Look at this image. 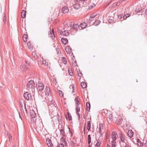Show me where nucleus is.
<instances>
[{"instance_id": "f257e3e1", "label": "nucleus", "mask_w": 147, "mask_h": 147, "mask_svg": "<svg viewBox=\"0 0 147 147\" xmlns=\"http://www.w3.org/2000/svg\"><path fill=\"white\" fill-rule=\"evenodd\" d=\"M44 85L42 83H39L37 89L39 92H41L43 95L49 96L51 93L49 88L46 86L44 89Z\"/></svg>"}, {"instance_id": "f03ea898", "label": "nucleus", "mask_w": 147, "mask_h": 147, "mask_svg": "<svg viewBox=\"0 0 147 147\" xmlns=\"http://www.w3.org/2000/svg\"><path fill=\"white\" fill-rule=\"evenodd\" d=\"M116 136H118V134H116V132H113L111 134V138L112 140L111 142L112 147H116V142L115 141L117 139Z\"/></svg>"}, {"instance_id": "7ed1b4c3", "label": "nucleus", "mask_w": 147, "mask_h": 147, "mask_svg": "<svg viewBox=\"0 0 147 147\" xmlns=\"http://www.w3.org/2000/svg\"><path fill=\"white\" fill-rule=\"evenodd\" d=\"M79 26L77 24H71L70 25V28H71V30H73L75 33L77 32L78 28L79 27Z\"/></svg>"}, {"instance_id": "20e7f679", "label": "nucleus", "mask_w": 147, "mask_h": 147, "mask_svg": "<svg viewBox=\"0 0 147 147\" xmlns=\"http://www.w3.org/2000/svg\"><path fill=\"white\" fill-rule=\"evenodd\" d=\"M24 96L27 100H30L32 96L31 94L28 92H26L24 94Z\"/></svg>"}, {"instance_id": "39448f33", "label": "nucleus", "mask_w": 147, "mask_h": 147, "mask_svg": "<svg viewBox=\"0 0 147 147\" xmlns=\"http://www.w3.org/2000/svg\"><path fill=\"white\" fill-rule=\"evenodd\" d=\"M82 4H84L83 2L81 1V2H79V3H76L73 5V7L76 9L77 10L79 9L80 7L81 6H83V5Z\"/></svg>"}, {"instance_id": "423d86ee", "label": "nucleus", "mask_w": 147, "mask_h": 147, "mask_svg": "<svg viewBox=\"0 0 147 147\" xmlns=\"http://www.w3.org/2000/svg\"><path fill=\"white\" fill-rule=\"evenodd\" d=\"M27 85L28 88H31L34 86L35 83H34V81L33 80H31L28 82Z\"/></svg>"}, {"instance_id": "0eeeda50", "label": "nucleus", "mask_w": 147, "mask_h": 147, "mask_svg": "<svg viewBox=\"0 0 147 147\" xmlns=\"http://www.w3.org/2000/svg\"><path fill=\"white\" fill-rule=\"evenodd\" d=\"M99 15H98V14H96V13H93L92 14H91L89 18L90 19L88 21L89 23H90V22H92V21L93 20H91L90 19H92L93 18H94L98 16V17H96V18H97L98 17H99Z\"/></svg>"}, {"instance_id": "6e6552de", "label": "nucleus", "mask_w": 147, "mask_h": 147, "mask_svg": "<svg viewBox=\"0 0 147 147\" xmlns=\"http://www.w3.org/2000/svg\"><path fill=\"white\" fill-rule=\"evenodd\" d=\"M119 137L120 139V140L119 141H126V140L125 138V136L124 134H123L122 133H119Z\"/></svg>"}, {"instance_id": "1a4fd4ad", "label": "nucleus", "mask_w": 147, "mask_h": 147, "mask_svg": "<svg viewBox=\"0 0 147 147\" xmlns=\"http://www.w3.org/2000/svg\"><path fill=\"white\" fill-rule=\"evenodd\" d=\"M69 9L67 7H64L62 9V12L63 13H67L69 12Z\"/></svg>"}, {"instance_id": "9d476101", "label": "nucleus", "mask_w": 147, "mask_h": 147, "mask_svg": "<svg viewBox=\"0 0 147 147\" xmlns=\"http://www.w3.org/2000/svg\"><path fill=\"white\" fill-rule=\"evenodd\" d=\"M46 142L47 144L49 147H53V144H52L51 140L49 138L47 139Z\"/></svg>"}, {"instance_id": "9b49d317", "label": "nucleus", "mask_w": 147, "mask_h": 147, "mask_svg": "<svg viewBox=\"0 0 147 147\" xmlns=\"http://www.w3.org/2000/svg\"><path fill=\"white\" fill-rule=\"evenodd\" d=\"M101 142V140L98 139L97 140V143L95 147H100V144Z\"/></svg>"}, {"instance_id": "f8f14e48", "label": "nucleus", "mask_w": 147, "mask_h": 147, "mask_svg": "<svg viewBox=\"0 0 147 147\" xmlns=\"http://www.w3.org/2000/svg\"><path fill=\"white\" fill-rule=\"evenodd\" d=\"M65 50L68 53H70L72 49L69 46H67L65 48Z\"/></svg>"}, {"instance_id": "ddd939ff", "label": "nucleus", "mask_w": 147, "mask_h": 147, "mask_svg": "<svg viewBox=\"0 0 147 147\" xmlns=\"http://www.w3.org/2000/svg\"><path fill=\"white\" fill-rule=\"evenodd\" d=\"M30 115L33 118H34L36 117V114L35 111L33 110L31 111L30 112Z\"/></svg>"}, {"instance_id": "4468645a", "label": "nucleus", "mask_w": 147, "mask_h": 147, "mask_svg": "<svg viewBox=\"0 0 147 147\" xmlns=\"http://www.w3.org/2000/svg\"><path fill=\"white\" fill-rule=\"evenodd\" d=\"M61 41L62 43L65 45L67 44L68 40L67 38H61Z\"/></svg>"}, {"instance_id": "2eb2a0df", "label": "nucleus", "mask_w": 147, "mask_h": 147, "mask_svg": "<svg viewBox=\"0 0 147 147\" xmlns=\"http://www.w3.org/2000/svg\"><path fill=\"white\" fill-rule=\"evenodd\" d=\"M127 135L130 138H131L133 136V133L131 130H129L128 131L127 133Z\"/></svg>"}, {"instance_id": "dca6fc26", "label": "nucleus", "mask_w": 147, "mask_h": 147, "mask_svg": "<svg viewBox=\"0 0 147 147\" xmlns=\"http://www.w3.org/2000/svg\"><path fill=\"white\" fill-rule=\"evenodd\" d=\"M126 141H119V143L121 147H123L127 144L126 143Z\"/></svg>"}, {"instance_id": "f3484780", "label": "nucleus", "mask_w": 147, "mask_h": 147, "mask_svg": "<svg viewBox=\"0 0 147 147\" xmlns=\"http://www.w3.org/2000/svg\"><path fill=\"white\" fill-rule=\"evenodd\" d=\"M26 13L25 10H23L21 12V17L22 18H24L26 17Z\"/></svg>"}, {"instance_id": "a211bd4d", "label": "nucleus", "mask_w": 147, "mask_h": 147, "mask_svg": "<svg viewBox=\"0 0 147 147\" xmlns=\"http://www.w3.org/2000/svg\"><path fill=\"white\" fill-rule=\"evenodd\" d=\"M61 34L64 36H67L69 35V33L67 30H64L62 32Z\"/></svg>"}, {"instance_id": "6ab92c4d", "label": "nucleus", "mask_w": 147, "mask_h": 147, "mask_svg": "<svg viewBox=\"0 0 147 147\" xmlns=\"http://www.w3.org/2000/svg\"><path fill=\"white\" fill-rule=\"evenodd\" d=\"M87 129L88 130V131H89L91 127V124H90V121H88L87 122Z\"/></svg>"}, {"instance_id": "aec40b11", "label": "nucleus", "mask_w": 147, "mask_h": 147, "mask_svg": "<svg viewBox=\"0 0 147 147\" xmlns=\"http://www.w3.org/2000/svg\"><path fill=\"white\" fill-rule=\"evenodd\" d=\"M86 23L84 22L81 24L80 26L82 29H84L86 28Z\"/></svg>"}, {"instance_id": "412c9836", "label": "nucleus", "mask_w": 147, "mask_h": 147, "mask_svg": "<svg viewBox=\"0 0 147 147\" xmlns=\"http://www.w3.org/2000/svg\"><path fill=\"white\" fill-rule=\"evenodd\" d=\"M103 125L101 123L100 125L99 130V133L100 134L101 132V130H103Z\"/></svg>"}, {"instance_id": "4be33fe9", "label": "nucleus", "mask_w": 147, "mask_h": 147, "mask_svg": "<svg viewBox=\"0 0 147 147\" xmlns=\"http://www.w3.org/2000/svg\"><path fill=\"white\" fill-rule=\"evenodd\" d=\"M60 132L61 135L64 137L65 136V132L64 130L63 129V128L61 127L60 129Z\"/></svg>"}, {"instance_id": "5701e85b", "label": "nucleus", "mask_w": 147, "mask_h": 147, "mask_svg": "<svg viewBox=\"0 0 147 147\" xmlns=\"http://www.w3.org/2000/svg\"><path fill=\"white\" fill-rule=\"evenodd\" d=\"M27 35L26 34H24L23 37V40L24 42H26L27 40Z\"/></svg>"}, {"instance_id": "b1692460", "label": "nucleus", "mask_w": 147, "mask_h": 147, "mask_svg": "<svg viewBox=\"0 0 147 147\" xmlns=\"http://www.w3.org/2000/svg\"><path fill=\"white\" fill-rule=\"evenodd\" d=\"M61 140L62 142L64 144L63 145L66 146L67 145V143L65 139L63 137H62L61 138Z\"/></svg>"}, {"instance_id": "393cba45", "label": "nucleus", "mask_w": 147, "mask_h": 147, "mask_svg": "<svg viewBox=\"0 0 147 147\" xmlns=\"http://www.w3.org/2000/svg\"><path fill=\"white\" fill-rule=\"evenodd\" d=\"M88 144L90 145L91 143V138L90 134L88 135Z\"/></svg>"}, {"instance_id": "a878e982", "label": "nucleus", "mask_w": 147, "mask_h": 147, "mask_svg": "<svg viewBox=\"0 0 147 147\" xmlns=\"http://www.w3.org/2000/svg\"><path fill=\"white\" fill-rule=\"evenodd\" d=\"M81 86L83 88H85L86 87V84L84 82H82L81 84Z\"/></svg>"}, {"instance_id": "bb28decb", "label": "nucleus", "mask_w": 147, "mask_h": 147, "mask_svg": "<svg viewBox=\"0 0 147 147\" xmlns=\"http://www.w3.org/2000/svg\"><path fill=\"white\" fill-rule=\"evenodd\" d=\"M86 107L87 108V110L89 111L90 110V103L87 102L86 103Z\"/></svg>"}, {"instance_id": "cd10ccee", "label": "nucleus", "mask_w": 147, "mask_h": 147, "mask_svg": "<svg viewBox=\"0 0 147 147\" xmlns=\"http://www.w3.org/2000/svg\"><path fill=\"white\" fill-rule=\"evenodd\" d=\"M100 22H101L100 20H96L94 21V23L95 26H98Z\"/></svg>"}, {"instance_id": "c85d7f7f", "label": "nucleus", "mask_w": 147, "mask_h": 147, "mask_svg": "<svg viewBox=\"0 0 147 147\" xmlns=\"http://www.w3.org/2000/svg\"><path fill=\"white\" fill-rule=\"evenodd\" d=\"M76 112H79L80 111V108L78 105H77L76 108Z\"/></svg>"}, {"instance_id": "c756f323", "label": "nucleus", "mask_w": 147, "mask_h": 147, "mask_svg": "<svg viewBox=\"0 0 147 147\" xmlns=\"http://www.w3.org/2000/svg\"><path fill=\"white\" fill-rule=\"evenodd\" d=\"M62 61L65 64H66L67 63V61L66 60V59L65 58V57H62Z\"/></svg>"}, {"instance_id": "7c9ffc66", "label": "nucleus", "mask_w": 147, "mask_h": 147, "mask_svg": "<svg viewBox=\"0 0 147 147\" xmlns=\"http://www.w3.org/2000/svg\"><path fill=\"white\" fill-rule=\"evenodd\" d=\"M51 33H52L53 34V35L54 36V37H55V35L54 34V30H53V29H52L51 32H50V34H49V35H50V37H51V36H52V37L53 36L52 35V34Z\"/></svg>"}, {"instance_id": "2f4dec72", "label": "nucleus", "mask_w": 147, "mask_h": 147, "mask_svg": "<svg viewBox=\"0 0 147 147\" xmlns=\"http://www.w3.org/2000/svg\"><path fill=\"white\" fill-rule=\"evenodd\" d=\"M41 63L42 64H44L45 65H46V61L43 58L42 59L41 61Z\"/></svg>"}, {"instance_id": "473e14b6", "label": "nucleus", "mask_w": 147, "mask_h": 147, "mask_svg": "<svg viewBox=\"0 0 147 147\" xmlns=\"http://www.w3.org/2000/svg\"><path fill=\"white\" fill-rule=\"evenodd\" d=\"M68 73L69 75L71 76H72L73 74V73L69 69H68Z\"/></svg>"}, {"instance_id": "72a5a7b5", "label": "nucleus", "mask_w": 147, "mask_h": 147, "mask_svg": "<svg viewBox=\"0 0 147 147\" xmlns=\"http://www.w3.org/2000/svg\"><path fill=\"white\" fill-rule=\"evenodd\" d=\"M75 101L76 102V104H78L77 105H79L80 104V102L78 99L77 97H76L75 99Z\"/></svg>"}, {"instance_id": "f704fd0d", "label": "nucleus", "mask_w": 147, "mask_h": 147, "mask_svg": "<svg viewBox=\"0 0 147 147\" xmlns=\"http://www.w3.org/2000/svg\"><path fill=\"white\" fill-rule=\"evenodd\" d=\"M3 22H4L5 23L6 22V17H5V15L4 14V16H3Z\"/></svg>"}, {"instance_id": "c9c22d12", "label": "nucleus", "mask_w": 147, "mask_h": 147, "mask_svg": "<svg viewBox=\"0 0 147 147\" xmlns=\"http://www.w3.org/2000/svg\"><path fill=\"white\" fill-rule=\"evenodd\" d=\"M106 141L107 142H110V139L109 138V136L107 135L106 136Z\"/></svg>"}, {"instance_id": "e433bc0d", "label": "nucleus", "mask_w": 147, "mask_h": 147, "mask_svg": "<svg viewBox=\"0 0 147 147\" xmlns=\"http://www.w3.org/2000/svg\"><path fill=\"white\" fill-rule=\"evenodd\" d=\"M68 117H69V121H71L72 119L71 116V115L69 114V113H68Z\"/></svg>"}, {"instance_id": "4c0bfd02", "label": "nucleus", "mask_w": 147, "mask_h": 147, "mask_svg": "<svg viewBox=\"0 0 147 147\" xmlns=\"http://www.w3.org/2000/svg\"><path fill=\"white\" fill-rule=\"evenodd\" d=\"M64 145L63 144H59L57 147H64Z\"/></svg>"}, {"instance_id": "58836bf2", "label": "nucleus", "mask_w": 147, "mask_h": 147, "mask_svg": "<svg viewBox=\"0 0 147 147\" xmlns=\"http://www.w3.org/2000/svg\"><path fill=\"white\" fill-rule=\"evenodd\" d=\"M59 93L60 96L62 97L63 96V94L62 91L60 90Z\"/></svg>"}, {"instance_id": "ea45409f", "label": "nucleus", "mask_w": 147, "mask_h": 147, "mask_svg": "<svg viewBox=\"0 0 147 147\" xmlns=\"http://www.w3.org/2000/svg\"><path fill=\"white\" fill-rule=\"evenodd\" d=\"M123 15L121 14L120 15H119L118 16V18L119 19H122L123 18Z\"/></svg>"}, {"instance_id": "a19ab883", "label": "nucleus", "mask_w": 147, "mask_h": 147, "mask_svg": "<svg viewBox=\"0 0 147 147\" xmlns=\"http://www.w3.org/2000/svg\"><path fill=\"white\" fill-rule=\"evenodd\" d=\"M127 18V17L125 15H124V16L123 15V19L122 20H125Z\"/></svg>"}, {"instance_id": "79ce46f5", "label": "nucleus", "mask_w": 147, "mask_h": 147, "mask_svg": "<svg viewBox=\"0 0 147 147\" xmlns=\"http://www.w3.org/2000/svg\"><path fill=\"white\" fill-rule=\"evenodd\" d=\"M29 63L28 61H26V64L25 65V66L26 67L28 65H29Z\"/></svg>"}, {"instance_id": "37998d69", "label": "nucleus", "mask_w": 147, "mask_h": 147, "mask_svg": "<svg viewBox=\"0 0 147 147\" xmlns=\"http://www.w3.org/2000/svg\"><path fill=\"white\" fill-rule=\"evenodd\" d=\"M82 73H80V74H78V76H79V77H81L82 76Z\"/></svg>"}, {"instance_id": "c03bdc74", "label": "nucleus", "mask_w": 147, "mask_h": 147, "mask_svg": "<svg viewBox=\"0 0 147 147\" xmlns=\"http://www.w3.org/2000/svg\"><path fill=\"white\" fill-rule=\"evenodd\" d=\"M76 113L77 114V115L78 116V117L80 119V114H79L78 112H76Z\"/></svg>"}, {"instance_id": "a18cd8bd", "label": "nucleus", "mask_w": 147, "mask_h": 147, "mask_svg": "<svg viewBox=\"0 0 147 147\" xmlns=\"http://www.w3.org/2000/svg\"><path fill=\"white\" fill-rule=\"evenodd\" d=\"M125 15L127 17V18L129 17L130 16V14L129 13H127Z\"/></svg>"}, {"instance_id": "49530a36", "label": "nucleus", "mask_w": 147, "mask_h": 147, "mask_svg": "<svg viewBox=\"0 0 147 147\" xmlns=\"http://www.w3.org/2000/svg\"><path fill=\"white\" fill-rule=\"evenodd\" d=\"M137 142L138 143V145H139V144L140 143V145H141V142L140 141H139V140H138Z\"/></svg>"}, {"instance_id": "de8ad7c7", "label": "nucleus", "mask_w": 147, "mask_h": 147, "mask_svg": "<svg viewBox=\"0 0 147 147\" xmlns=\"http://www.w3.org/2000/svg\"><path fill=\"white\" fill-rule=\"evenodd\" d=\"M72 88L73 89V91H74V90L75 89V87H74V85H73V86H72Z\"/></svg>"}, {"instance_id": "09e8293b", "label": "nucleus", "mask_w": 147, "mask_h": 147, "mask_svg": "<svg viewBox=\"0 0 147 147\" xmlns=\"http://www.w3.org/2000/svg\"><path fill=\"white\" fill-rule=\"evenodd\" d=\"M145 15H147V9H146L145 12H144V13Z\"/></svg>"}, {"instance_id": "8fccbe9b", "label": "nucleus", "mask_w": 147, "mask_h": 147, "mask_svg": "<svg viewBox=\"0 0 147 147\" xmlns=\"http://www.w3.org/2000/svg\"><path fill=\"white\" fill-rule=\"evenodd\" d=\"M85 128H86V126H85L84 128V134H85Z\"/></svg>"}, {"instance_id": "3c124183", "label": "nucleus", "mask_w": 147, "mask_h": 147, "mask_svg": "<svg viewBox=\"0 0 147 147\" xmlns=\"http://www.w3.org/2000/svg\"><path fill=\"white\" fill-rule=\"evenodd\" d=\"M19 117H20L21 119H22V117H21V115L20 114V113H19Z\"/></svg>"}, {"instance_id": "603ef678", "label": "nucleus", "mask_w": 147, "mask_h": 147, "mask_svg": "<svg viewBox=\"0 0 147 147\" xmlns=\"http://www.w3.org/2000/svg\"><path fill=\"white\" fill-rule=\"evenodd\" d=\"M107 147H111L110 145L108 144L107 146Z\"/></svg>"}, {"instance_id": "864d4df0", "label": "nucleus", "mask_w": 147, "mask_h": 147, "mask_svg": "<svg viewBox=\"0 0 147 147\" xmlns=\"http://www.w3.org/2000/svg\"><path fill=\"white\" fill-rule=\"evenodd\" d=\"M116 122H117V124L118 125H119V124H120V122L119 121H116Z\"/></svg>"}, {"instance_id": "5fc2aeb1", "label": "nucleus", "mask_w": 147, "mask_h": 147, "mask_svg": "<svg viewBox=\"0 0 147 147\" xmlns=\"http://www.w3.org/2000/svg\"><path fill=\"white\" fill-rule=\"evenodd\" d=\"M123 147H129V146L128 144H127L125 146H124Z\"/></svg>"}, {"instance_id": "6e6d98bb", "label": "nucleus", "mask_w": 147, "mask_h": 147, "mask_svg": "<svg viewBox=\"0 0 147 147\" xmlns=\"http://www.w3.org/2000/svg\"><path fill=\"white\" fill-rule=\"evenodd\" d=\"M72 65L73 66H75L76 65V63H72Z\"/></svg>"}, {"instance_id": "4d7b16f0", "label": "nucleus", "mask_w": 147, "mask_h": 147, "mask_svg": "<svg viewBox=\"0 0 147 147\" xmlns=\"http://www.w3.org/2000/svg\"><path fill=\"white\" fill-rule=\"evenodd\" d=\"M24 105H25V110H26V111L27 112V109H26V104H24Z\"/></svg>"}, {"instance_id": "13d9d810", "label": "nucleus", "mask_w": 147, "mask_h": 147, "mask_svg": "<svg viewBox=\"0 0 147 147\" xmlns=\"http://www.w3.org/2000/svg\"><path fill=\"white\" fill-rule=\"evenodd\" d=\"M29 45H30V43H28V44H27V46H29L28 48H29V49H30V46H29Z\"/></svg>"}, {"instance_id": "bf43d9fd", "label": "nucleus", "mask_w": 147, "mask_h": 147, "mask_svg": "<svg viewBox=\"0 0 147 147\" xmlns=\"http://www.w3.org/2000/svg\"><path fill=\"white\" fill-rule=\"evenodd\" d=\"M23 66H20V68H21V69H23Z\"/></svg>"}, {"instance_id": "052dcab7", "label": "nucleus", "mask_w": 147, "mask_h": 147, "mask_svg": "<svg viewBox=\"0 0 147 147\" xmlns=\"http://www.w3.org/2000/svg\"><path fill=\"white\" fill-rule=\"evenodd\" d=\"M88 147H91V146L90 145H89L88 146Z\"/></svg>"}, {"instance_id": "680f3d73", "label": "nucleus", "mask_w": 147, "mask_h": 147, "mask_svg": "<svg viewBox=\"0 0 147 147\" xmlns=\"http://www.w3.org/2000/svg\"><path fill=\"white\" fill-rule=\"evenodd\" d=\"M23 105H21V107H22V108H23Z\"/></svg>"}, {"instance_id": "e2e57ef3", "label": "nucleus", "mask_w": 147, "mask_h": 147, "mask_svg": "<svg viewBox=\"0 0 147 147\" xmlns=\"http://www.w3.org/2000/svg\"><path fill=\"white\" fill-rule=\"evenodd\" d=\"M13 147H16V146L15 145H13Z\"/></svg>"}, {"instance_id": "0e129e2a", "label": "nucleus", "mask_w": 147, "mask_h": 147, "mask_svg": "<svg viewBox=\"0 0 147 147\" xmlns=\"http://www.w3.org/2000/svg\"><path fill=\"white\" fill-rule=\"evenodd\" d=\"M110 119H111V120H113V119H112V118L111 117V118H110Z\"/></svg>"}, {"instance_id": "69168bd1", "label": "nucleus", "mask_w": 147, "mask_h": 147, "mask_svg": "<svg viewBox=\"0 0 147 147\" xmlns=\"http://www.w3.org/2000/svg\"><path fill=\"white\" fill-rule=\"evenodd\" d=\"M93 5H94V6H95V5L94 4H93Z\"/></svg>"}, {"instance_id": "338daca9", "label": "nucleus", "mask_w": 147, "mask_h": 147, "mask_svg": "<svg viewBox=\"0 0 147 147\" xmlns=\"http://www.w3.org/2000/svg\"><path fill=\"white\" fill-rule=\"evenodd\" d=\"M10 139H11V138H10H10H9V140H10Z\"/></svg>"}, {"instance_id": "774afa93", "label": "nucleus", "mask_w": 147, "mask_h": 147, "mask_svg": "<svg viewBox=\"0 0 147 147\" xmlns=\"http://www.w3.org/2000/svg\"><path fill=\"white\" fill-rule=\"evenodd\" d=\"M53 105H54V104H53Z\"/></svg>"}]
</instances>
